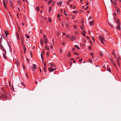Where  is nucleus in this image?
Masks as SVG:
<instances>
[{
    "mask_svg": "<svg viewBox=\"0 0 121 121\" xmlns=\"http://www.w3.org/2000/svg\"><path fill=\"white\" fill-rule=\"evenodd\" d=\"M99 39L100 40L102 44H104V41H105V40L104 39V38L103 36H102V35H100Z\"/></svg>",
    "mask_w": 121,
    "mask_h": 121,
    "instance_id": "obj_1",
    "label": "nucleus"
},
{
    "mask_svg": "<svg viewBox=\"0 0 121 121\" xmlns=\"http://www.w3.org/2000/svg\"><path fill=\"white\" fill-rule=\"evenodd\" d=\"M43 40L44 41V43L45 44H46L48 42V39L47 38V37L46 35H43Z\"/></svg>",
    "mask_w": 121,
    "mask_h": 121,
    "instance_id": "obj_2",
    "label": "nucleus"
},
{
    "mask_svg": "<svg viewBox=\"0 0 121 121\" xmlns=\"http://www.w3.org/2000/svg\"><path fill=\"white\" fill-rule=\"evenodd\" d=\"M21 40L22 44H23V43H24V39L23 38L22 36H21Z\"/></svg>",
    "mask_w": 121,
    "mask_h": 121,
    "instance_id": "obj_3",
    "label": "nucleus"
},
{
    "mask_svg": "<svg viewBox=\"0 0 121 121\" xmlns=\"http://www.w3.org/2000/svg\"><path fill=\"white\" fill-rule=\"evenodd\" d=\"M50 64L51 65V67H55V65L53 64L52 63L48 64V65H50Z\"/></svg>",
    "mask_w": 121,
    "mask_h": 121,
    "instance_id": "obj_4",
    "label": "nucleus"
},
{
    "mask_svg": "<svg viewBox=\"0 0 121 121\" xmlns=\"http://www.w3.org/2000/svg\"><path fill=\"white\" fill-rule=\"evenodd\" d=\"M32 67L35 69H36V65L35 64H34L33 65Z\"/></svg>",
    "mask_w": 121,
    "mask_h": 121,
    "instance_id": "obj_5",
    "label": "nucleus"
},
{
    "mask_svg": "<svg viewBox=\"0 0 121 121\" xmlns=\"http://www.w3.org/2000/svg\"><path fill=\"white\" fill-rule=\"evenodd\" d=\"M117 61L118 66H120V60L118 59H117Z\"/></svg>",
    "mask_w": 121,
    "mask_h": 121,
    "instance_id": "obj_6",
    "label": "nucleus"
},
{
    "mask_svg": "<svg viewBox=\"0 0 121 121\" xmlns=\"http://www.w3.org/2000/svg\"><path fill=\"white\" fill-rule=\"evenodd\" d=\"M48 70L49 71L51 72H53L54 71V69H53L51 68H48Z\"/></svg>",
    "mask_w": 121,
    "mask_h": 121,
    "instance_id": "obj_7",
    "label": "nucleus"
},
{
    "mask_svg": "<svg viewBox=\"0 0 121 121\" xmlns=\"http://www.w3.org/2000/svg\"><path fill=\"white\" fill-rule=\"evenodd\" d=\"M120 25V23H119L118 24V25L117 26V29H118L119 30H120V29H121L120 27L119 26Z\"/></svg>",
    "mask_w": 121,
    "mask_h": 121,
    "instance_id": "obj_8",
    "label": "nucleus"
},
{
    "mask_svg": "<svg viewBox=\"0 0 121 121\" xmlns=\"http://www.w3.org/2000/svg\"><path fill=\"white\" fill-rule=\"evenodd\" d=\"M10 6L12 8H13V6L12 5V1H10Z\"/></svg>",
    "mask_w": 121,
    "mask_h": 121,
    "instance_id": "obj_9",
    "label": "nucleus"
},
{
    "mask_svg": "<svg viewBox=\"0 0 121 121\" xmlns=\"http://www.w3.org/2000/svg\"><path fill=\"white\" fill-rule=\"evenodd\" d=\"M114 52L115 51L114 50L112 51V54L113 55V56H114V57H115V58H116V56H115L114 54Z\"/></svg>",
    "mask_w": 121,
    "mask_h": 121,
    "instance_id": "obj_10",
    "label": "nucleus"
},
{
    "mask_svg": "<svg viewBox=\"0 0 121 121\" xmlns=\"http://www.w3.org/2000/svg\"><path fill=\"white\" fill-rule=\"evenodd\" d=\"M40 43L43 46L42 44H43V40L42 39H41L40 40Z\"/></svg>",
    "mask_w": 121,
    "mask_h": 121,
    "instance_id": "obj_11",
    "label": "nucleus"
},
{
    "mask_svg": "<svg viewBox=\"0 0 121 121\" xmlns=\"http://www.w3.org/2000/svg\"><path fill=\"white\" fill-rule=\"evenodd\" d=\"M45 49H47L48 51H49V48H48L47 45H46L45 46Z\"/></svg>",
    "mask_w": 121,
    "mask_h": 121,
    "instance_id": "obj_12",
    "label": "nucleus"
},
{
    "mask_svg": "<svg viewBox=\"0 0 121 121\" xmlns=\"http://www.w3.org/2000/svg\"><path fill=\"white\" fill-rule=\"evenodd\" d=\"M41 58L42 59V62H43L44 60H43V55L42 54V53H41Z\"/></svg>",
    "mask_w": 121,
    "mask_h": 121,
    "instance_id": "obj_13",
    "label": "nucleus"
},
{
    "mask_svg": "<svg viewBox=\"0 0 121 121\" xmlns=\"http://www.w3.org/2000/svg\"><path fill=\"white\" fill-rule=\"evenodd\" d=\"M71 36L72 39H75L76 38V37H75V36L74 37L73 35H71Z\"/></svg>",
    "mask_w": 121,
    "mask_h": 121,
    "instance_id": "obj_14",
    "label": "nucleus"
},
{
    "mask_svg": "<svg viewBox=\"0 0 121 121\" xmlns=\"http://www.w3.org/2000/svg\"><path fill=\"white\" fill-rule=\"evenodd\" d=\"M62 4V2H60L58 3V4L59 6H60Z\"/></svg>",
    "mask_w": 121,
    "mask_h": 121,
    "instance_id": "obj_15",
    "label": "nucleus"
},
{
    "mask_svg": "<svg viewBox=\"0 0 121 121\" xmlns=\"http://www.w3.org/2000/svg\"><path fill=\"white\" fill-rule=\"evenodd\" d=\"M94 24V22L93 21L90 22V25H91L92 26Z\"/></svg>",
    "mask_w": 121,
    "mask_h": 121,
    "instance_id": "obj_16",
    "label": "nucleus"
},
{
    "mask_svg": "<svg viewBox=\"0 0 121 121\" xmlns=\"http://www.w3.org/2000/svg\"><path fill=\"white\" fill-rule=\"evenodd\" d=\"M74 46L75 48H76L77 49H79V48L78 46V45H75Z\"/></svg>",
    "mask_w": 121,
    "mask_h": 121,
    "instance_id": "obj_17",
    "label": "nucleus"
},
{
    "mask_svg": "<svg viewBox=\"0 0 121 121\" xmlns=\"http://www.w3.org/2000/svg\"><path fill=\"white\" fill-rule=\"evenodd\" d=\"M4 1H3V2H4V4L5 3L6 4L7 3V2H8V1L7 0H4Z\"/></svg>",
    "mask_w": 121,
    "mask_h": 121,
    "instance_id": "obj_18",
    "label": "nucleus"
},
{
    "mask_svg": "<svg viewBox=\"0 0 121 121\" xmlns=\"http://www.w3.org/2000/svg\"><path fill=\"white\" fill-rule=\"evenodd\" d=\"M99 54L100 56H103V54L102 52H99Z\"/></svg>",
    "mask_w": 121,
    "mask_h": 121,
    "instance_id": "obj_19",
    "label": "nucleus"
},
{
    "mask_svg": "<svg viewBox=\"0 0 121 121\" xmlns=\"http://www.w3.org/2000/svg\"><path fill=\"white\" fill-rule=\"evenodd\" d=\"M71 56V53L70 52H69L68 54V57H69Z\"/></svg>",
    "mask_w": 121,
    "mask_h": 121,
    "instance_id": "obj_20",
    "label": "nucleus"
},
{
    "mask_svg": "<svg viewBox=\"0 0 121 121\" xmlns=\"http://www.w3.org/2000/svg\"><path fill=\"white\" fill-rule=\"evenodd\" d=\"M25 36L27 38H29V36L27 34L25 35Z\"/></svg>",
    "mask_w": 121,
    "mask_h": 121,
    "instance_id": "obj_21",
    "label": "nucleus"
},
{
    "mask_svg": "<svg viewBox=\"0 0 121 121\" xmlns=\"http://www.w3.org/2000/svg\"><path fill=\"white\" fill-rule=\"evenodd\" d=\"M36 9L38 11H39V7H36Z\"/></svg>",
    "mask_w": 121,
    "mask_h": 121,
    "instance_id": "obj_22",
    "label": "nucleus"
},
{
    "mask_svg": "<svg viewBox=\"0 0 121 121\" xmlns=\"http://www.w3.org/2000/svg\"><path fill=\"white\" fill-rule=\"evenodd\" d=\"M44 71L45 72H46V66H44Z\"/></svg>",
    "mask_w": 121,
    "mask_h": 121,
    "instance_id": "obj_23",
    "label": "nucleus"
},
{
    "mask_svg": "<svg viewBox=\"0 0 121 121\" xmlns=\"http://www.w3.org/2000/svg\"><path fill=\"white\" fill-rule=\"evenodd\" d=\"M22 45L23 46V48H26L25 47V44H24V43L22 44Z\"/></svg>",
    "mask_w": 121,
    "mask_h": 121,
    "instance_id": "obj_24",
    "label": "nucleus"
},
{
    "mask_svg": "<svg viewBox=\"0 0 121 121\" xmlns=\"http://www.w3.org/2000/svg\"><path fill=\"white\" fill-rule=\"evenodd\" d=\"M52 0H50L48 2V3L49 4H50L52 2Z\"/></svg>",
    "mask_w": 121,
    "mask_h": 121,
    "instance_id": "obj_25",
    "label": "nucleus"
},
{
    "mask_svg": "<svg viewBox=\"0 0 121 121\" xmlns=\"http://www.w3.org/2000/svg\"><path fill=\"white\" fill-rule=\"evenodd\" d=\"M3 4H4V7L5 8L7 9V7L5 5V4H4V2H3Z\"/></svg>",
    "mask_w": 121,
    "mask_h": 121,
    "instance_id": "obj_26",
    "label": "nucleus"
},
{
    "mask_svg": "<svg viewBox=\"0 0 121 121\" xmlns=\"http://www.w3.org/2000/svg\"><path fill=\"white\" fill-rule=\"evenodd\" d=\"M117 13H120V10L119 9H117Z\"/></svg>",
    "mask_w": 121,
    "mask_h": 121,
    "instance_id": "obj_27",
    "label": "nucleus"
},
{
    "mask_svg": "<svg viewBox=\"0 0 121 121\" xmlns=\"http://www.w3.org/2000/svg\"><path fill=\"white\" fill-rule=\"evenodd\" d=\"M66 10H65L64 11V14L66 16H67V14L66 13H65V11H66Z\"/></svg>",
    "mask_w": 121,
    "mask_h": 121,
    "instance_id": "obj_28",
    "label": "nucleus"
},
{
    "mask_svg": "<svg viewBox=\"0 0 121 121\" xmlns=\"http://www.w3.org/2000/svg\"><path fill=\"white\" fill-rule=\"evenodd\" d=\"M65 25L67 27H68V24L67 22H66V23Z\"/></svg>",
    "mask_w": 121,
    "mask_h": 121,
    "instance_id": "obj_29",
    "label": "nucleus"
},
{
    "mask_svg": "<svg viewBox=\"0 0 121 121\" xmlns=\"http://www.w3.org/2000/svg\"><path fill=\"white\" fill-rule=\"evenodd\" d=\"M7 33H8V32L7 31V32H5V34L6 35V37L8 35Z\"/></svg>",
    "mask_w": 121,
    "mask_h": 121,
    "instance_id": "obj_30",
    "label": "nucleus"
},
{
    "mask_svg": "<svg viewBox=\"0 0 121 121\" xmlns=\"http://www.w3.org/2000/svg\"><path fill=\"white\" fill-rule=\"evenodd\" d=\"M107 70L109 72H110L111 71V70L109 68H108L107 69Z\"/></svg>",
    "mask_w": 121,
    "mask_h": 121,
    "instance_id": "obj_31",
    "label": "nucleus"
},
{
    "mask_svg": "<svg viewBox=\"0 0 121 121\" xmlns=\"http://www.w3.org/2000/svg\"><path fill=\"white\" fill-rule=\"evenodd\" d=\"M49 11L48 12L49 13L51 11V7H49Z\"/></svg>",
    "mask_w": 121,
    "mask_h": 121,
    "instance_id": "obj_32",
    "label": "nucleus"
},
{
    "mask_svg": "<svg viewBox=\"0 0 121 121\" xmlns=\"http://www.w3.org/2000/svg\"><path fill=\"white\" fill-rule=\"evenodd\" d=\"M48 20L50 22H51V19L50 18H49Z\"/></svg>",
    "mask_w": 121,
    "mask_h": 121,
    "instance_id": "obj_33",
    "label": "nucleus"
},
{
    "mask_svg": "<svg viewBox=\"0 0 121 121\" xmlns=\"http://www.w3.org/2000/svg\"><path fill=\"white\" fill-rule=\"evenodd\" d=\"M112 63L113 65H114V66H116V65L115 63L114 62H112Z\"/></svg>",
    "mask_w": 121,
    "mask_h": 121,
    "instance_id": "obj_34",
    "label": "nucleus"
},
{
    "mask_svg": "<svg viewBox=\"0 0 121 121\" xmlns=\"http://www.w3.org/2000/svg\"><path fill=\"white\" fill-rule=\"evenodd\" d=\"M16 62H17V66H18V65H19L18 61L17 60V61H16Z\"/></svg>",
    "mask_w": 121,
    "mask_h": 121,
    "instance_id": "obj_35",
    "label": "nucleus"
},
{
    "mask_svg": "<svg viewBox=\"0 0 121 121\" xmlns=\"http://www.w3.org/2000/svg\"><path fill=\"white\" fill-rule=\"evenodd\" d=\"M90 55L92 56H93V53L92 52L90 53Z\"/></svg>",
    "mask_w": 121,
    "mask_h": 121,
    "instance_id": "obj_36",
    "label": "nucleus"
},
{
    "mask_svg": "<svg viewBox=\"0 0 121 121\" xmlns=\"http://www.w3.org/2000/svg\"><path fill=\"white\" fill-rule=\"evenodd\" d=\"M73 13H77V11L75 10L73 11Z\"/></svg>",
    "mask_w": 121,
    "mask_h": 121,
    "instance_id": "obj_37",
    "label": "nucleus"
},
{
    "mask_svg": "<svg viewBox=\"0 0 121 121\" xmlns=\"http://www.w3.org/2000/svg\"><path fill=\"white\" fill-rule=\"evenodd\" d=\"M74 54L76 55H77V56L79 55V54H77V53H76L75 52H74Z\"/></svg>",
    "mask_w": 121,
    "mask_h": 121,
    "instance_id": "obj_38",
    "label": "nucleus"
},
{
    "mask_svg": "<svg viewBox=\"0 0 121 121\" xmlns=\"http://www.w3.org/2000/svg\"><path fill=\"white\" fill-rule=\"evenodd\" d=\"M83 33V34H86V32L85 31H83V32L82 33Z\"/></svg>",
    "mask_w": 121,
    "mask_h": 121,
    "instance_id": "obj_39",
    "label": "nucleus"
},
{
    "mask_svg": "<svg viewBox=\"0 0 121 121\" xmlns=\"http://www.w3.org/2000/svg\"><path fill=\"white\" fill-rule=\"evenodd\" d=\"M18 3L19 4H21V2L20 0H18Z\"/></svg>",
    "mask_w": 121,
    "mask_h": 121,
    "instance_id": "obj_40",
    "label": "nucleus"
},
{
    "mask_svg": "<svg viewBox=\"0 0 121 121\" xmlns=\"http://www.w3.org/2000/svg\"><path fill=\"white\" fill-rule=\"evenodd\" d=\"M92 18V17L91 16H90L89 18L88 19L90 20Z\"/></svg>",
    "mask_w": 121,
    "mask_h": 121,
    "instance_id": "obj_41",
    "label": "nucleus"
},
{
    "mask_svg": "<svg viewBox=\"0 0 121 121\" xmlns=\"http://www.w3.org/2000/svg\"><path fill=\"white\" fill-rule=\"evenodd\" d=\"M88 60L91 62H92V60L91 59H89Z\"/></svg>",
    "mask_w": 121,
    "mask_h": 121,
    "instance_id": "obj_42",
    "label": "nucleus"
},
{
    "mask_svg": "<svg viewBox=\"0 0 121 121\" xmlns=\"http://www.w3.org/2000/svg\"><path fill=\"white\" fill-rule=\"evenodd\" d=\"M59 34H60L58 32H57V35L58 36H59Z\"/></svg>",
    "mask_w": 121,
    "mask_h": 121,
    "instance_id": "obj_43",
    "label": "nucleus"
},
{
    "mask_svg": "<svg viewBox=\"0 0 121 121\" xmlns=\"http://www.w3.org/2000/svg\"><path fill=\"white\" fill-rule=\"evenodd\" d=\"M73 28H76L77 26L76 25H73Z\"/></svg>",
    "mask_w": 121,
    "mask_h": 121,
    "instance_id": "obj_44",
    "label": "nucleus"
},
{
    "mask_svg": "<svg viewBox=\"0 0 121 121\" xmlns=\"http://www.w3.org/2000/svg\"><path fill=\"white\" fill-rule=\"evenodd\" d=\"M3 50H4V54H6V50H5L4 49H3Z\"/></svg>",
    "mask_w": 121,
    "mask_h": 121,
    "instance_id": "obj_45",
    "label": "nucleus"
},
{
    "mask_svg": "<svg viewBox=\"0 0 121 121\" xmlns=\"http://www.w3.org/2000/svg\"><path fill=\"white\" fill-rule=\"evenodd\" d=\"M23 67L24 69H25V66L24 64H23Z\"/></svg>",
    "mask_w": 121,
    "mask_h": 121,
    "instance_id": "obj_46",
    "label": "nucleus"
},
{
    "mask_svg": "<svg viewBox=\"0 0 121 121\" xmlns=\"http://www.w3.org/2000/svg\"><path fill=\"white\" fill-rule=\"evenodd\" d=\"M4 58H5V59L6 58V56H5L4 53Z\"/></svg>",
    "mask_w": 121,
    "mask_h": 121,
    "instance_id": "obj_47",
    "label": "nucleus"
},
{
    "mask_svg": "<svg viewBox=\"0 0 121 121\" xmlns=\"http://www.w3.org/2000/svg\"><path fill=\"white\" fill-rule=\"evenodd\" d=\"M26 78H28V76L27 75V74L26 73Z\"/></svg>",
    "mask_w": 121,
    "mask_h": 121,
    "instance_id": "obj_48",
    "label": "nucleus"
},
{
    "mask_svg": "<svg viewBox=\"0 0 121 121\" xmlns=\"http://www.w3.org/2000/svg\"><path fill=\"white\" fill-rule=\"evenodd\" d=\"M30 55H31V57H32V52L31 51H30Z\"/></svg>",
    "mask_w": 121,
    "mask_h": 121,
    "instance_id": "obj_49",
    "label": "nucleus"
},
{
    "mask_svg": "<svg viewBox=\"0 0 121 121\" xmlns=\"http://www.w3.org/2000/svg\"><path fill=\"white\" fill-rule=\"evenodd\" d=\"M60 17V14H58L57 16V17L59 18Z\"/></svg>",
    "mask_w": 121,
    "mask_h": 121,
    "instance_id": "obj_50",
    "label": "nucleus"
},
{
    "mask_svg": "<svg viewBox=\"0 0 121 121\" xmlns=\"http://www.w3.org/2000/svg\"><path fill=\"white\" fill-rule=\"evenodd\" d=\"M92 39L93 40L94 42H95V39H94L93 36H92Z\"/></svg>",
    "mask_w": 121,
    "mask_h": 121,
    "instance_id": "obj_51",
    "label": "nucleus"
},
{
    "mask_svg": "<svg viewBox=\"0 0 121 121\" xmlns=\"http://www.w3.org/2000/svg\"><path fill=\"white\" fill-rule=\"evenodd\" d=\"M80 28L82 30H83L84 29L83 28L82 26H80Z\"/></svg>",
    "mask_w": 121,
    "mask_h": 121,
    "instance_id": "obj_52",
    "label": "nucleus"
},
{
    "mask_svg": "<svg viewBox=\"0 0 121 121\" xmlns=\"http://www.w3.org/2000/svg\"><path fill=\"white\" fill-rule=\"evenodd\" d=\"M23 49H24V52H25V51H26V48H23Z\"/></svg>",
    "mask_w": 121,
    "mask_h": 121,
    "instance_id": "obj_53",
    "label": "nucleus"
},
{
    "mask_svg": "<svg viewBox=\"0 0 121 121\" xmlns=\"http://www.w3.org/2000/svg\"><path fill=\"white\" fill-rule=\"evenodd\" d=\"M0 48L1 49H4L3 48V46L2 45H1V46H0Z\"/></svg>",
    "mask_w": 121,
    "mask_h": 121,
    "instance_id": "obj_54",
    "label": "nucleus"
},
{
    "mask_svg": "<svg viewBox=\"0 0 121 121\" xmlns=\"http://www.w3.org/2000/svg\"><path fill=\"white\" fill-rule=\"evenodd\" d=\"M6 96V95L5 94H3L2 95V96L3 97H5Z\"/></svg>",
    "mask_w": 121,
    "mask_h": 121,
    "instance_id": "obj_55",
    "label": "nucleus"
},
{
    "mask_svg": "<svg viewBox=\"0 0 121 121\" xmlns=\"http://www.w3.org/2000/svg\"><path fill=\"white\" fill-rule=\"evenodd\" d=\"M88 6H87L86 7V8H85V9H84L85 10H86L88 8Z\"/></svg>",
    "mask_w": 121,
    "mask_h": 121,
    "instance_id": "obj_56",
    "label": "nucleus"
},
{
    "mask_svg": "<svg viewBox=\"0 0 121 121\" xmlns=\"http://www.w3.org/2000/svg\"><path fill=\"white\" fill-rule=\"evenodd\" d=\"M112 3H113V4H114L115 5H117V3H116L115 2H112Z\"/></svg>",
    "mask_w": 121,
    "mask_h": 121,
    "instance_id": "obj_57",
    "label": "nucleus"
},
{
    "mask_svg": "<svg viewBox=\"0 0 121 121\" xmlns=\"http://www.w3.org/2000/svg\"><path fill=\"white\" fill-rule=\"evenodd\" d=\"M75 48H72V51H74L75 50Z\"/></svg>",
    "mask_w": 121,
    "mask_h": 121,
    "instance_id": "obj_58",
    "label": "nucleus"
},
{
    "mask_svg": "<svg viewBox=\"0 0 121 121\" xmlns=\"http://www.w3.org/2000/svg\"><path fill=\"white\" fill-rule=\"evenodd\" d=\"M17 40H18L19 39V36H17Z\"/></svg>",
    "mask_w": 121,
    "mask_h": 121,
    "instance_id": "obj_59",
    "label": "nucleus"
},
{
    "mask_svg": "<svg viewBox=\"0 0 121 121\" xmlns=\"http://www.w3.org/2000/svg\"><path fill=\"white\" fill-rule=\"evenodd\" d=\"M66 37H67V38H68V37H69V38H70V36H69V35H67L66 36Z\"/></svg>",
    "mask_w": 121,
    "mask_h": 121,
    "instance_id": "obj_60",
    "label": "nucleus"
},
{
    "mask_svg": "<svg viewBox=\"0 0 121 121\" xmlns=\"http://www.w3.org/2000/svg\"><path fill=\"white\" fill-rule=\"evenodd\" d=\"M82 59H80L79 60V61L80 62H82Z\"/></svg>",
    "mask_w": 121,
    "mask_h": 121,
    "instance_id": "obj_61",
    "label": "nucleus"
},
{
    "mask_svg": "<svg viewBox=\"0 0 121 121\" xmlns=\"http://www.w3.org/2000/svg\"><path fill=\"white\" fill-rule=\"evenodd\" d=\"M69 2H67V5H69Z\"/></svg>",
    "mask_w": 121,
    "mask_h": 121,
    "instance_id": "obj_62",
    "label": "nucleus"
},
{
    "mask_svg": "<svg viewBox=\"0 0 121 121\" xmlns=\"http://www.w3.org/2000/svg\"><path fill=\"white\" fill-rule=\"evenodd\" d=\"M65 23L64 22H63V23L61 25L63 26L64 25V24Z\"/></svg>",
    "mask_w": 121,
    "mask_h": 121,
    "instance_id": "obj_63",
    "label": "nucleus"
},
{
    "mask_svg": "<svg viewBox=\"0 0 121 121\" xmlns=\"http://www.w3.org/2000/svg\"><path fill=\"white\" fill-rule=\"evenodd\" d=\"M119 20L118 19H117V23H119Z\"/></svg>",
    "mask_w": 121,
    "mask_h": 121,
    "instance_id": "obj_64",
    "label": "nucleus"
}]
</instances>
